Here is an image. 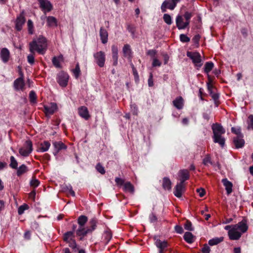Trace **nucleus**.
Here are the masks:
<instances>
[{"instance_id":"nucleus-1","label":"nucleus","mask_w":253,"mask_h":253,"mask_svg":"<svg viewBox=\"0 0 253 253\" xmlns=\"http://www.w3.org/2000/svg\"><path fill=\"white\" fill-rule=\"evenodd\" d=\"M47 48L46 39L41 36L37 39H34L29 43V50L34 53L37 51L39 53L43 54Z\"/></svg>"},{"instance_id":"nucleus-2","label":"nucleus","mask_w":253,"mask_h":253,"mask_svg":"<svg viewBox=\"0 0 253 253\" xmlns=\"http://www.w3.org/2000/svg\"><path fill=\"white\" fill-rule=\"evenodd\" d=\"M240 230L242 233H244L248 230V226L245 221L242 220L238 224L233 225L232 229L228 231V235L230 239L232 240H238L241 236L242 233L237 230Z\"/></svg>"},{"instance_id":"nucleus-3","label":"nucleus","mask_w":253,"mask_h":253,"mask_svg":"<svg viewBox=\"0 0 253 253\" xmlns=\"http://www.w3.org/2000/svg\"><path fill=\"white\" fill-rule=\"evenodd\" d=\"M213 131V139L214 143H218L221 147L225 144V138L221 136L225 133V130L223 126L218 124H214L212 126Z\"/></svg>"},{"instance_id":"nucleus-4","label":"nucleus","mask_w":253,"mask_h":253,"mask_svg":"<svg viewBox=\"0 0 253 253\" xmlns=\"http://www.w3.org/2000/svg\"><path fill=\"white\" fill-rule=\"evenodd\" d=\"M180 1V0H165L161 6L162 12H166L167 9L173 10L177 3Z\"/></svg>"},{"instance_id":"nucleus-5","label":"nucleus","mask_w":253,"mask_h":253,"mask_svg":"<svg viewBox=\"0 0 253 253\" xmlns=\"http://www.w3.org/2000/svg\"><path fill=\"white\" fill-rule=\"evenodd\" d=\"M187 56L192 59L193 63L197 67L202 66L201 57L199 52H192L190 51L187 52Z\"/></svg>"},{"instance_id":"nucleus-6","label":"nucleus","mask_w":253,"mask_h":253,"mask_svg":"<svg viewBox=\"0 0 253 253\" xmlns=\"http://www.w3.org/2000/svg\"><path fill=\"white\" fill-rule=\"evenodd\" d=\"M32 143L30 140H27L23 148L19 149V152L22 156H28L32 151Z\"/></svg>"},{"instance_id":"nucleus-7","label":"nucleus","mask_w":253,"mask_h":253,"mask_svg":"<svg viewBox=\"0 0 253 253\" xmlns=\"http://www.w3.org/2000/svg\"><path fill=\"white\" fill-rule=\"evenodd\" d=\"M96 63L100 67H103L105 64V54L104 52L100 51L94 53L93 55Z\"/></svg>"},{"instance_id":"nucleus-8","label":"nucleus","mask_w":253,"mask_h":253,"mask_svg":"<svg viewBox=\"0 0 253 253\" xmlns=\"http://www.w3.org/2000/svg\"><path fill=\"white\" fill-rule=\"evenodd\" d=\"M69 80L68 75L63 72H61L57 75V82L62 87L67 86Z\"/></svg>"},{"instance_id":"nucleus-9","label":"nucleus","mask_w":253,"mask_h":253,"mask_svg":"<svg viewBox=\"0 0 253 253\" xmlns=\"http://www.w3.org/2000/svg\"><path fill=\"white\" fill-rule=\"evenodd\" d=\"M26 19L24 17V11L23 10L20 14L19 16L17 17L15 22V28L20 31L22 28L23 25L25 23Z\"/></svg>"},{"instance_id":"nucleus-10","label":"nucleus","mask_w":253,"mask_h":253,"mask_svg":"<svg viewBox=\"0 0 253 253\" xmlns=\"http://www.w3.org/2000/svg\"><path fill=\"white\" fill-rule=\"evenodd\" d=\"M40 6L42 9L44 11V13L46 12H49L52 9V5L50 1L47 0H38Z\"/></svg>"},{"instance_id":"nucleus-11","label":"nucleus","mask_w":253,"mask_h":253,"mask_svg":"<svg viewBox=\"0 0 253 253\" xmlns=\"http://www.w3.org/2000/svg\"><path fill=\"white\" fill-rule=\"evenodd\" d=\"M176 26L179 30L185 29L189 25V22H183V19L181 15H177L176 18Z\"/></svg>"},{"instance_id":"nucleus-12","label":"nucleus","mask_w":253,"mask_h":253,"mask_svg":"<svg viewBox=\"0 0 253 253\" xmlns=\"http://www.w3.org/2000/svg\"><path fill=\"white\" fill-rule=\"evenodd\" d=\"M57 109V104L55 103H51L49 106H44V112L46 116L50 115L53 114Z\"/></svg>"},{"instance_id":"nucleus-13","label":"nucleus","mask_w":253,"mask_h":253,"mask_svg":"<svg viewBox=\"0 0 253 253\" xmlns=\"http://www.w3.org/2000/svg\"><path fill=\"white\" fill-rule=\"evenodd\" d=\"M184 189L185 186L184 184L177 183L174 188L173 194L177 198H180Z\"/></svg>"},{"instance_id":"nucleus-14","label":"nucleus","mask_w":253,"mask_h":253,"mask_svg":"<svg viewBox=\"0 0 253 253\" xmlns=\"http://www.w3.org/2000/svg\"><path fill=\"white\" fill-rule=\"evenodd\" d=\"M243 135L240 134L233 139V142L236 148H242L245 144V141L243 139Z\"/></svg>"},{"instance_id":"nucleus-15","label":"nucleus","mask_w":253,"mask_h":253,"mask_svg":"<svg viewBox=\"0 0 253 253\" xmlns=\"http://www.w3.org/2000/svg\"><path fill=\"white\" fill-rule=\"evenodd\" d=\"M53 145L55 149V151L53 152L55 156L57 154L60 150L67 148V146L61 141L53 142Z\"/></svg>"},{"instance_id":"nucleus-16","label":"nucleus","mask_w":253,"mask_h":253,"mask_svg":"<svg viewBox=\"0 0 253 253\" xmlns=\"http://www.w3.org/2000/svg\"><path fill=\"white\" fill-rule=\"evenodd\" d=\"M178 175L180 177L179 183L181 184H184L185 181L189 178V172L185 169L180 170L178 172Z\"/></svg>"},{"instance_id":"nucleus-17","label":"nucleus","mask_w":253,"mask_h":253,"mask_svg":"<svg viewBox=\"0 0 253 253\" xmlns=\"http://www.w3.org/2000/svg\"><path fill=\"white\" fill-rule=\"evenodd\" d=\"M225 188L227 195L230 194L232 192L233 184L227 178H223L221 180Z\"/></svg>"},{"instance_id":"nucleus-18","label":"nucleus","mask_w":253,"mask_h":253,"mask_svg":"<svg viewBox=\"0 0 253 253\" xmlns=\"http://www.w3.org/2000/svg\"><path fill=\"white\" fill-rule=\"evenodd\" d=\"M25 86V83L23 77H20L17 79L14 82V86L16 90H23Z\"/></svg>"},{"instance_id":"nucleus-19","label":"nucleus","mask_w":253,"mask_h":253,"mask_svg":"<svg viewBox=\"0 0 253 253\" xmlns=\"http://www.w3.org/2000/svg\"><path fill=\"white\" fill-rule=\"evenodd\" d=\"M0 55L1 59L3 62L6 63L8 62L10 57V53L7 48H2L0 51Z\"/></svg>"},{"instance_id":"nucleus-20","label":"nucleus","mask_w":253,"mask_h":253,"mask_svg":"<svg viewBox=\"0 0 253 253\" xmlns=\"http://www.w3.org/2000/svg\"><path fill=\"white\" fill-rule=\"evenodd\" d=\"M99 35H100L102 42L103 44L106 43L108 42V32L106 31V30L104 29L103 28L101 27L100 29Z\"/></svg>"},{"instance_id":"nucleus-21","label":"nucleus","mask_w":253,"mask_h":253,"mask_svg":"<svg viewBox=\"0 0 253 253\" xmlns=\"http://www.w3.org/2000/svg\"><path fill=\"white\" fill-rule=\"evenodd\" d=\"M79 114L81 117L86 120H88L90 117L88 110L85 106H82L79 109Z\"/></svg>"},{"instance_id":"nucleus-22","label":"nucleus","mask_w":253,"mask_h":253,"mask_svg":"<svg viewBox=\"0 0 253 253\" xmlns=\"http://www.w3.org/2000/svg\"><path fill=\"white\" fill-rule=\"evenodd\" d=\"M173 105L177 109H181L183 106V99L182 97L179 96L172 101Z\"/></svg>"},{"instance_id":"nucleus-23","label":"nucleus","mask_w":253,"mask_h":253,"mask_svg":"<svg viewBox=\"0 0 253 253\" xmlns=\"http://www.w3.org/2000/svg\"><path fill=\"white\" fill-rule=\"evenodd\" d=\"M123 52L125 57L130 59L131 58V50L129 45L126 44L124 45L123 48Z\"/></svg>"},{"instance_id":"nucleus-24","label":"nucleus","mask_w":253,"mask_h":253,"mask_svg":"<svg viewBox=\"0 0 253 253\" xmlns=\"http://www.w3.org/2000/svg\"><path fill=\"white\" fill-rule=\"evenodd\" d=\"M46 21L47 25L49 27H54L57 25V20L53 16H47Z\"/></svg>"},{"instance_id":"nucleus-25","label":"nucleus","mask_w":253,"mask_h":253,"mask_svg":"<svg viewBox=\"0 0 253 253\" xmlns=\"http://www.w3.org/2000/svg\"><path fill=\"white\" fill-rule=\"evenodd\" d=\"M84 226L79 225L78 229L76 230V234L78 236L84 237L88 234L87 228H85Z\"/></svg>"},{"instance_id":"nucleus-26","label":"nucleus","mask_w":253,"mask_h":253,"mask_svg":"<svg viewBox=\"0 0 253 253\" xmlns=\"http://www.w3.org/2000/svg\"><path fill=\"white\" fill-rule=\"evenodd\" d=\"M194 236L190 232H186L183 236L184 240L189 244L194 242Z\"/></svg>"},{"instance_id":"nucleus-27","label":"nucleus","mask_w":253,"mask_h":253,"mask_svg":"<svg viewBox=\"0 0 253 253\" xmlns=\"http://www.w3.org/2000/svg\"><path fill=\"white\" fill-rule=\"evenodd\" d=\"M171 182L169 178L165 177L163 179L162 186L164 189L167 190L171 189Z\"/></svg>"},{"instance_id":"nucleus-28","label":"nucleus","mask_w":253,"mask_h":253,"mask_svg":"<svg viewBox=\"0 0 253 253\" xmlns=\"http://www.w3.org/2000/svg\"><path fill=\"white\" fill-rule=\"evenodd\" d=\"M97 223V220L95 218H92L90 220L89 222L90 227L87 228L88 233H91L95 229Z\"/></svg>"},{"instance_id":"nucleus-29","label":"nucleus","mask_w":253,"mask_h":253,"mask_svg":"<svg viewBox=\"0 0 253 253\" xmlns=\"http://www.w3.org/2000/svg\"><path fill=\"white\" fill-rule=\"evenodd\" d=\"M123 188L125 192H128L131 194H133L134 192V187L130 182L125 183L124 185Z\"/></svg>"},{"instance_id":"nucleus-30","label":"nucleus","mask_w":253,"mask_h":253,"mask_svg":"<svg viewBox=\"0 0 253 253\" xmlns=\"http://www.w3.org/2000/svg\"><path fill=\"white\" fill-rule=\"evenodd\" d=\"M17 175L20 176L22 174L27 172L28 170V168L24 164L20 166L18 168H17Z\"/></svg>"},{"instance_id":"nucleus-31","label":"nucleus","mask_w":253,"mask_h":253,"mask_svg":"<svg viewBox=\"0 0 253 253\" xmlns=\"http://www.w3.org/2000/svg\"><path fill=\"white\" fill-rule=\"evenodd\" d=\"M224 238L223 237H215L209 241V244L210 246H214L217 245L223 241Z\"/></svg>"},{"instance_id":"nucleus-32","label":"nucleus","mask_w":253,"mask_h":253,"mask_svg":"<svg viewBox=\"0 0 253 253\" xmlns=\"http://www.w3.org/2000/svg\"><path fill=\"white\" fill-rule=\"evenodd\" d=\"M40 146H41L39 148L40 151L42 152H44L48 150L50 146V143L47 141H44L42 143H41Z\"/></svg>"},{"instance_id":"nucleus-33","label":"nucleus","mask_w":253,"mask_h":253,"mask_svg":"<svg viewBox=\"0 0 253 253\" xmlns=\"http://www.w3.org/2000/svg\"><path fill=\"white\" fill-rule=\"evenodd\" d=\"M87 220L88 218L87 216L84 215H82L78 217V223L79 224V225L84 226L86 223L87 222Z\"/></svg>"},{"instance_id":"nucleus-34","label":"nucleus","mask_w":253,"mask_h":253,"mask_svg":"<svg viewBox=\"0 0 253 253\" xmlns=\"http://www.w3.org/2000/svg\"><path fill=\"white\" fill-rule=\"evenodd\" d=\"M214 64L212 62H206L204 67V71L206 73H209L213 68Z\"/></svg>"},{"instance_id":"nucleus-35","label":"nucleus","mask_w":253,"mask_h":253,"mask_svg":"<svg viewBox=\"0 0 253 253\" xmlns=\"http://www.w3.org/2000/svg\"><path fill=\"white\" fill-rule=\"evenodd\" d=\"M10 163L9 164V166L13 169H17L18 166V163L17 161L15 160V158L13 156H11L10 158Z\"/></svg>"},{"instance_id":"nucleus-36","label":"nucleus","mask_w":253,"mask_h":253,"mask_svg":"<svg viewBox=\"0 0 253 253\" xmlns=\"http://www.w3.org/2000/svg\"><path fill=\"white\" fill-rule=\"evenodd\" d=\"M156 245L160 249H164L167 246V243L166 241L162 242L160 240H157Z\"/></svg>"},{"instance_id":"nucleus-37","label":"nucleus","mask_w":253,"mask_h":253,"mask_svg":"<svg viewBox=\"0 0 253 253\" xmlns=\"http://www.w3.org/2000/svg\"><path fill=\"white\" fill-rule=\"evenodd\" d=\"M163 19L165 22L168 25H171L172 23L171 17L169 14H164L163 16Z\"/></svg>"},{"instance_id":"nucleus-38","label":"nucleus","mask_w":253,"mask_h":253,"mask_svg":"<svg viewBox=\"0 0 253 253\" xmlns=\"http://www.w3.org/2000/svg\"><path fill=\"white\" fill-rule=\"evenodd\" d=\"M62 57H58V58L56 57H54L52 58V63L57 68H60L61 66L60 64V59H62Z\"/></svg>"},{"instance_id":"nucleus-39","label":"nucleus","mask_w":253,"mask_h":253,"mask_svg":"<svg viewBox=\"0 0 253 253\" xmlns=\"http://www.w3.org/2000/svg\"><path fill=\"white\" fill-rule=\"evenodd\" d=\"M69 247L73 249L74 252H77L79 250V248L77 247V244L74 240L71 239L69 241Z\"/></svg>"},{"instance_id":"nucleus-40","label":"nucleus","mask_w":253,"mask_h":253,"mask_svg":"<svg viewBox=\"0 0 253 253\" xmlns=\"http://www.w3.org/2000/svg\"><path fill=\"white\" fill-rule=\"evenodd\" d=\"M149 220L151 223H155L157 221L158 218L154 213L151 212L149 215Z\"/></svg>"},{"instance_id":"nucleus-41","label":"nucleus","mask_w":253,"mask_h":253,"mask_svg":"<svg viewBox=\"0 0 253 253\" xmlns=\"http://www.w3.org/2000/svg\"><path fill=\"white\" fill-rule=\"evenodd\" d=\"M29 98L31 102L36 103V94L34 91H31L29 94Z\"/></svg>"},{"instance_id":"nucleus-42","label":"nucleus","mask_w":253,"mask_h":253,"mask_svg":"<svg viewBox=\"0 0 253 253\" xmlns=\"http://www.w3.org/2000/svg\"><path fill=\"white\" fill-rule=\"evenodd\" d=\"M29 208V206L27 204H24L20 206L18 210V212L19 214H22L24 213L25 210H27Z\"/></svg>"},{"instance_id":"nucleus-43","label":"nucleus","mask_w":253,"mask_h":253,"mask_svg":"<svg viewBox=\"0 0 253 253\" xmlns=\"http://www.w3.org/2000/svg\"><path fill=\"white\" fill-rule=\"evenodd\" d=\"M96 169L98 172L102 174H104L105 173L104 168L100 163H98L96 165Z\"/></svg>"},{"instance_id":"nucleus-44","label":"nucleus","mask_w":253,"mask_h":253,"mask_svg":"<svg viewBox=\"0 0 253 253\" xmlns=\"http://www.w3.org/2000/svg\"><path fill=\"white\" fill-rule=\"evenodd\" d=\"M30 184L31 186L34 187H38L40 184V181L35 177H33L30 181Z\"/></svg>"},{"instance_id":"nucleus-45","label":"nucleus","mask_w":253,"mask_h":253,"mask_svg":"<svg viewBox=\"0 0 253 253\" xmlns=\"http://www.w3.org/2000/svg\"><path fill=\"white\" fill-rule=\"evenodd\" d=\"M73 72L75 78H78L80 74V69L78 63L76 65L75 68L73 69Z\"/></svg>"},{"instance_id":"nucleus-46","label":"nucleus","mask_w":253,"mask_h":253,"mask_svg":"<svg viewBox=\"0 0 253 253\" xmlns=\"http://www.w3.org/2000/svg\"><path fill=\"white\" fill-rule=\"evenodd\" d=\"M73 231H68L66 232L64 235V241L67 242H69V238L73 236Z\"/></svg>"},{"instance_id":"nucleus-47","label":"nucleus","mask_w":253,"mask_h":253,"mask_svg":"<svg viewBox=\"0 0 253 253\" xmlns=\"http://www.w3.org/2000/svg\"><path fill=\"white\" fill-rule=\"evenodd\" d=\"M27 25L28 28V32L30 34H33V23L31 20L29 19L27 22Z\"/></svg>"},{"instance_id":"nucleus-48","label":"nucleus","mask_w":253,"mask_h":253,"mask_svg":"<svg viewBox=\"0 0 253 253\" xmlns=\"http://www.w3.org/2000/svg\"><path fill=\"white\" fill-rule=\"evenodd\" d=\"M131 66L132 69L135 81L136 83H138L139 81V76L137 72V71L134 68V65L132 63L131 64Z\"/></svg>"},{"instance_id":"nucleus-49","label":"nucleus","mask_w":253,"mask_h":253,"mask_svg":"<svg viewBox=\"0 0 253 253\" xmlns=\"http://www.w3.org/2000/svg\"><path fill=\"white\" fill-rule=\"evenodd\" d=\"M179 38L180 41L182 42H188L190 40V39L189 37L183 34L180 35Z\"/></svg>"},{"instance_id":"nucleus-50","label":"nucleus","mask_w":253,"mask_h":253,"mask_svg":"<svg viewBox=\"0 0 253 253\" xmlns=\"http://www.w3.org/2000/svg\"><path fill=\"white\" fill-rule=\"evenodd\" d=\"M184 228L188 231L194 230V228L192 227V223L189 220H187L185 224H184Z\"/></svg>"},{"instance_id":"nucleus-51","label":"nucleus","mask_w":253,"mask_h":253,"mask_svg":"<svg viewBox=\"0 0 253 253\" xmlns=\"http://www.w3.org/2000/svg\"><path fill=\"white\" fill-rule=\"evenodd\" d=\"M131 111L133 115H137L138 114V108L135 104L130 105Z\"/></svg>"},{"instance_id":"nucleus-52","label":"nucleus","mask_w":253,"mask_h":253,"mask_svg":"<svg viewBox=\"0 0 253 253\" xmlns=\"http://www.w3.org/2000/svg\"><path fill=\"white\" fill-rule=\"evenodd\" d=\"M127 30L130 33H131L132 38H134V37H135V36H134L135 27L130 24H127Z\"/></svg>"},{"instance_id":"nucleus-53","label":"nucleus","mask_w":253,"mask_h":253,"mask_svg":"<svg viewBox=\"0 0 253 253\" xmlns=\"http://www.w3.org/2000/svg\"><path fill=\"white\" fill-rule=\"evenodd\" d=\"M211 96L214 101L215 106L217 107L218 106L219 94L218 93H214L211 95Z\"/></svg>"},{"instance_id":"nucleus-54","label":"nucleus","mask_w":253,"mask_h":253,"mask_svg":"<svg viewBox=\"0 0 253 253\" xmlns=\"http://www.w3.org/2000/svg\"><path fill=\"white\" fill-rule=\"evenodd\" d=\"M203 163L204 165L207 166L208 164L210 163L211 164H212L210 157L209 155L206 156V157L203 159Z\"/></svg>"},{"instance_id":"nucleus-55","label":"nucleus","mask_w":253,"mask_h":253,"mask_svg":"<svg viewBox=\"0 0 253 253\" xmlns=\"http://www.w3.org/2000/svg\"><path fill=\"white\" fill-rule=\"evenodd\" d=\"M211 251L210 248L207 244H205L201 249L202 253H210Z\"/></svg>"},{"instance_id":"nucleus-56","label":"nucleus","mask_w":253,"mask_h":253,"mask_svg":"<svg viewBox=\"0 0 253 253\" xmlns=\"http://www.w3.org/2000/svg\"><path fill=\"white\" fill-rule=\"evenodd\" d=\"M115 181L117 184L120 186L124 185L125 184L124 180L119 177H116Z\"/></svg>"},{"instance_id":"nucleus-57","label":"nucleus","mask_w":253,"mask_h":253,"mask_svg":"<svg viewBox=\"0 0 253 253\" xmlns=\"http://www.w3.org/2000/svg\"><path fill=\"white\" fill-rule=\"evenodd\" d=\"M162 63L157 58H154L152 62V66L153 67H160L161 66Z\"/></svg>"},{"instance_id":"nucleus-58","label":"nucleus","mask_w":253,"mask_h":253,"mask_svg":"<svg viewBox=\"0 0 253 253\" xmlns=\"http://www.w3.org/2000/svg\"><path fill=\"white\" fill-rule=\"evenodd\" d=\"M192 16V14L191 13L189 12L188 11H186L184 13V17L185 19H186V22H189V20L191 19V18Z\"/></svg>"},{"instance_id":"nucleus-59","label":"nucleus","mask_w":253,"mask_h":253,"mask_svg":"<svg viewBox=\"0 0 253 253\" xmlns=\"http://www.w3.org/2000/svg\"><path fill=\"white\" fill-rule=\"evenodd\" d=\"M231 131L232 132L236 134L237 135V136H238L240 134H243L241 132V130L240 128H236L234 127H232L231 128Z\"/></svg>"},{"instance_id":"nucleus-60","label":"nucleus","mask_w":253,"mask_h":253,"mask_svg":"<svg viewBox=\"0 0 253 253\" xmlns=\"http://www.w3.org/2000/svg\"><path fill=\"white\" fill-rule=\"evenodd\" d=\"M28 61L32 65L35 62L34 56L33 54H29L27 57Z\"/></svg>"},{"instance_id":"nucleus-61","label":"nucleus","mask_w":253,"mask_h":253,"mask_svg":"<svg viewBox=\"0 0 253 253\" xmlns=\"http://www.w3.org/2000/svg\"><path fill=\"white\" fill-rule=\"evenodd\" d=\"M196 191L199 193L200 197H203L206 193L205 189L202 188L197 189Z\"/></svg>"},{"instance_id":"nucleus-62","label":"nucleus","mask_w":253,"mask_h":253,"mask_svg":"<svg viewBox=\"0 0 253 253\" xmlns=\"http://www.w3.org/2000/svg\"><path fill=\"white\" fill-rule=\"evenodd\" d=\"M249 119L250 121V123L249 124L248 129H250L251 128L253 129V115H250L249 116Z\"/></svg>"},{"instance_id":"nucleus-63","label":"nucleus","mask_w":253,"mask_h":253,"mask_svg":"<svg viewBox=\"0 0 253 253\" xmlns=\"http://www.w3.org/2000/svg\"><path fill=\"white\" fill-rule=\"evenodd\" d=\"M148 84L149 86H152L154 84L153 81V74L152 73H150L149 78L148 80Z\"/></svg>"},{"instance_id":"nucleus-64","label":"nucleus","mask_w":253,"mask_h":253,"mask_svg":"<svg viewBox=\"0 0 253 253\" xmlns=\"http://www.w3.org/2000/svg\"><path fill=\"white\" fill-rule=\"evenodd\" d=\"M175 231L179 234H181L183 232L182 227L179 225H176L174 227Z\"/></svg>"}]
</instances>
